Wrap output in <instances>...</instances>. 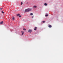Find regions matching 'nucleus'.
Wrapping results in <instances>:
<instances>
[{"mask_svg": "<svg viewBox=\"0 0 63 63\" xmlns=\"http://www.w3.org/2000/svg\"><path fill=\"white\" fill-rule=\"evenodd\" d=\"M31 10H32V9L28 8L26 9L25 10V12H30V11H31Z\"/></svg>", "mask_w": 63, "mask_h": 63, "instance_id": "nucleus-1", "label": "nucleus"}, {"mask_svg": "<svg viewBox=\"0 0 63 63\" xmlns=\"http://www.w3.org/2000/svg\"><path fill=\"white\" fill-rule=\"evenodd\" d=\"M32 32V30H29L28 31V32H30V33H31Z\"/></svg>", "mask_w": 63, "mask_h": 63, "instance_id": "nucleus-2", "label": "nucleus"}, {"mask_svg": "<svg viewBox=\"0 0 63 63\" xmlns=\"http://www.w3.org/2000/svg\"><path fill=\"white\" fill-rule=\"evenodd\" d=\"M37 6H36V5H35L33 7V8H37Z\"/></svg>", "mask_w": 63, "mask_h": 63, "instance_id": "nucleus-3", "label": "nucleus"}, {"mask_svg": "<svg viewBox=\"0 0 63 63\" xmlns=\"http://www.w3.org/2000/svg\"><path fill=\"white\" fill-rule=\"evenodd\" d=\"M21 32L22 33V35H23V34H24V32L21 31Z\"/></svg>", "mask_w": 63, "mask_h": 63, "instance_id": "nucleus-4", "label": "nucleus"}, {"mask_svg": "<svg viewBox=\"0 0 63 63\" xmlns=\"http://www.w3.org/2000/svg\"><path fill=\"white\" fill-rule=\"evenodd\" d=\"M48 27H49V28H51V27H52V26H51V25H49Z\"/></svg>", "mask_w": 63, "mask_h": 63, "instance_id": "nucleus-5", "label": "nucleus"}, {"mask_svg": "<svg viewBox=\"0 0 63 63\" xmlns=\"http://www.w3.org/2000/svg\"><path fill=\"white\" fill-rule=\"evenodd\" d=\"M0 23L1 24H3V21H2V22H0Z\"/></svg>", "mask_w": 63, "mask_h": 63, "instance_id": "nucleus-6", "label": "nucleus"}, {"mask_svg": "<svg viewBox=\"0 0 63 63\" xmlns=\"http://www.w3.org/2000/svg\"><path fill=\"white\" fill-rule=\"evenodd\" d=\"M12 19H13V20H15V17H13Z\"/></svg>", "mask_w": 63, "mask_h": 63, "instance_id": "nucleus-7", "label": "nucleus"}, {"mask_svg": "<svg viewBox=\"0 0 63 63\" xmlns=\"http://www.w3.org/2000/svg\"><path fill=\"white\" fill-rule=\"evenodd\" d=\"M35 29H34V30H36V29H37V28L36 27H35Z\"/></svg>", "mask_w": 63, "mask_h": 63, "instance_id": "nucleus-8", "label": "nucleus"}, {"mask_svg": "<svg viewBox=\"0 0 63 63\" xmlns=\"http://www.w3.org/2000/svg\"><path fill=\"white\" fill-rule=\"evenodd\" d=\"M44 5L45 6H47V4L46 3H45L44 4Z\"/></svg>", "mask_w": 63, "mask_h": 63, "instance_id": "nucleus-9", "label": "nucleus"}, {"mask_svg": "<svg viewBox=\"0 0 63 63\" xmlns=\"http://www.w3.org/2000/svg\"><path fill=\"white\" fill-rule=\"evenodd\" d=\"M30 15H31V16H32V15H33V13H31L30 14Z\"/></svg>", "mask_w": 63, "mask_h": 63, "instance_id": "nucleus-10", "label": "nucleus"}, {"mask_svg": "<svg viewBox=\"0 0 63 63\" xmlns=\"http://www.w3.org/2000/svg\"><path fill=\"white\" fill-rule=\"evenodd\" d=\"M1 13H2V14H4L5 13L4 12H3V11H2L1 12Z\"/></svg>", "mask_w": 63, "mask_h": 63, "instance_id": "nucleus-11", "label": "nucleus"}, {"mask_svg": "<svg viewBox=\"0 0 63 63\" xmlns=\"http://www.w3.org/2000/svg\"><path fill=\"white\" fill-rule=\"evenodd\" d=\"M46 16H48V15H45Z\"/></svg>", "mask_w": 63, "mask_h": 63, "instance_id": "nucleus-12", "label": "nucleus"}, {"mask_svg": "<svg viewBox=\"0 0 63 63\" xmlns=\"http://www.w3.org/2000/svg\"><path fill=\"white\" fill-rule=\"evenodd\" d=\"M23 30H24L25 31L26 30V29H23Z\"/></svg>", "mask_w": 63, "mask_h": 63, "instance_id": "nucleus-13", "label": "nucleus"}, {"mask_svg": "<svg viewBox=\"0 0 63 63\" xmlns=\"http://www.w3.org/2000/svg\"><path fill=\"white\" fill-rule=\"evenodd\" d=\"M19 14H17V16H19Z\"/></svg>", "mask_w": 63, "mask_h": 63, "instance_id": "nucleus-14", "label": "nucleus"}, {"mask_svg": "<svg viewBox=\"0 0 63 63\" xmlns=\"http://www.w3.org/2000/svg\"><path fill=\"white\" fill-rule=\"evenodd\" d=\"M45 21H43L42 22L43 23H45Z\"/></svg>", "mask_w": 63, "mask_h": 63, "instance_id": "nucleus-15", "label": "nucleus"}, {"mask_svg": "<svg viewBox=\"0 0 63 63\" xmlns=\"http://www.w3.org/2000/svg\"><path fill=\"white\" fill-rule=\"evenodd\" d=\"M23 4V3H22V2H21V5H22Z\"/></svg>", "mask_w": 63, "mask_h": 63, "instance_id": "nucleus-16", "label": "nucleus"}, {"mask_svg": "<svg viewBox=\"0 0 63 63\" xmlns=\"http://www.w3.org/2000/svg\"><path fill=\"white\" fill-rule=\"evenodd\" d=\"M2 8H0V10H2Z\"/></svg>", "mask_w": 63, "mask_h": 63, "instance_id": "nucleus-17", "label": "nucleus"}, {"mask_svg": "<svg viewBox=\"0 0 63 63\" xmlns=\"http://www.w3.org/2000/svg\"><path fill=\"white\" fill-rule=\"evenodd\" d=\"M34 17V16H33L32 17V18H33Z\"/></svg>", "mask_w": 63, "mask_h": 63, "instance_id": "nucleus-18", "label": "nucleus"}, {"mask_svg": "<svg viewBox=\"0 0 63 63\" xmlns=\"http://www.w3.org/2000/svg\"><path fill=\"white\" fill-rule=\"evenodd\" d=\"M19 17H21V16H19Z\"/></svg>", "mask_w": 63, "mask_h": 63, "instance_id": "nucleus-19", "label": "nucleus"}]
</instances>
